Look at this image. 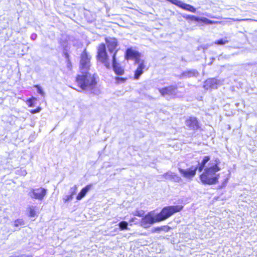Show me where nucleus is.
<instances>
[{"instance_id": "obj_1", "label": "nucleus", "mask_w": 257, "mask_h": 257, "mask_svg": "<svg viewBox=\"0 0 257 257\" xmlns=\"http://www.w3.org/2000/svg\"><path fill=\"white\" fill-rule=\"evenodd\" d=\"M90 58L84 50L81 56L80 74L76 78V83L80 89L79 91H90L95 86L96 83L94 75L88 72L91 66Z\"/></svg>"}, {"instance_id": "obj_2", "label": "nucleus", "mask_w": 257, "mask_h": 257, "mask_svg": "<svg viewBox=\"0 0 257 257\" xmlns=\"http://www.w3.org/2000/svg\"><path fill=\"white\" fill-rule=\"evenodd\" d=\"M210 160L209 156H205L200 163H198V170L201 172L204 168L203 173L200 176V179L204 184L212 185L218 182L219 174L217 173L220 170L219 159L215 158L210 160L207 166L206 163Z\"/></svg>"}, {"instance_id": "obj_3", "label": "nucleus", "mask_w": 257, "mask_h": 257, "mask_svg": "<svg viewBox=\"0 0 257 257\" xmlns=\"http://www.w3.org/2000/svg\"><path fill=\"white\" fill-rule=\"evenodd\" d=\"M183 206H170L163 208L160 213L155 214L153 212H149L143 217L141 221V225L145 228H147L156 222L163 221L173 214L180 211L183 209Z\"/></svg>"}, {"instance_id": "obj_4", "label": "nucleus", "mask_w": 257, "mask_h": 257, "mask_svg": "<svg viewBox=\"0 0 257 257\" xmlns=\"http://www.w3.org/2000/svg\"><path fill=\"white\" fill-rule=\"evenodd\" d=\"M116 51L111 56H108L106 51L105 45L101 44L97 48V59L107 68L110 69L111 66L115 73L117 75H122L124 73L123 69L116 60Z\"/></svg>"}, {"instance_id": "obj_5", "label": "nucleus", "mask_w": 257, "mask_h": 257, "mask_svg": "<svg viewBox=\"0 0 257 257\" xmlns=\"http://www.w3.org/2000/svg\"><path fill=\"white\" fill-rule=\"evenodd\" d=\"M47 194V190L40 187L35 189H31L28 195L29 196L35 199L42 200Z\"/></svg>"}, {"instance_id": "obj_6", "label": "nucleus", "mask_w": 257, "mask_h": 257, "mask_svg": "<svg viewBox=\"0 0 257 257\" xmlns=\"http://www.w3.org/2000/svg\"><path fill=\"white\" fill-rule=\"evenodd\" d=\"M198 169V166H192L187 169H183L179 168V172L182 176L187 179H192L196 174L197 170Z\"/></svg>"}, {"instance_id": "obj_7", "label": "nucleus", "mask_w": 257, "mask_h": 257, "mask_svg": "<svg viewBox=\"0 0 257 257\" xmlns=\"http://www.w3.org/2000/svg\"><path fill=\"white\" fill-rule=\"evenodd\" d=\"M172 4L177 6L178 7L189 12L195 13L196 9L193 6L185 4L180 0H168Z\"/></svg>"}, {"instance_id": "obj_8", "label": "nucleus", "mask_w": 257, "mask_h": 257, "mask_svg": "<svg viewBox=\"0 0 257 257\" xmlns=\"http://www.w3.org/2000/svg\"><path fill=\"white\" fill-rule=\"evenodd\" d=\"M107 47L110 54H113L117 50H115L117 46V42L116 39L113 38H107L105 39Z\"/></svg>"}, {"instance_id": "obj_9", "label": "nucleus", "mask_w": 257, "mask_h": 257, "mask_svg": "<svg viewBox=\"0 0 257 257\" xmlns=\"http://www.w3.org/2000/svg\"><path fill=\"white\" fill-rule=\"evenodd\" d=\"M222 85L221 81L215 78H210L205 81L204 87L208 89L209 88H217L218 86Z\"/></svg>"}, {"instance_id": "obj_10", "label": "nucleus", "mask_w": 257, "mask_h": 257, "mask_svg": "<svg viewBox=\"0 0 257 257\" xmlns=\"http://www.w3.org/2000/svg\"><path fill=\"white\" fill-rule=\"evenodd\" d=\"M140 53L131 48L127 49L126 51L125 58L126 59H135L136 63H140Z\"/></svg>"}, {"instance_id": "obj_11", "label": "nucleus", "mask_w": 257, "mask_h": 257, "mask_svg": "<svg viewBox=\"0 0 257 257\" xmlns=\"http://www.w3.org/2000/svg\"><path fill=\"white\" fill-rule=\"evenodd\" d=\"M185 124L190 130H196L199 128V122L195 117H190L185 121Z\"/></svg>"}, {"instance_id": "obj_12", "label": "nucleus", "mask_w": 257, "mask_h": 257, "mask_svg": "<svg viewBox=\"0 0 257 257\" xmlns=\"http://www.w3.org/2000/svg\"><path fill=\"white\" fill-rule=\"evenodd\" d=\"M159 91L163 96L167 95H175L177 91V87L174 86H169L168 87L159 89Z\"/></svg>"}, {"instance_id": "obj_13", "label": "nucleus", "mask_w": 257, "mask_h": 257, "mask_svg": "<svg viewBox=\"0 0 257 257\" xmlns=\"http://www.w3.org/2000/svg\"><path fill=\"white\" fill-rule=\"evenodd\" d=\"M145 68V65L144 64V61H140L139 63V66L137 69L135 71V78L136 79H138L140 76L143 73V70Z\"/></svg>"}, {"instance_id": "obj_14", "label": "nucleus", "mask_w": 257, "mask_h": 257, "mask_svg": "<svg viewBox=\"0 0 257 257\" xmlns=\"http://www.w3.org/2000/svg\"><path fill=\"white\" fill-rule=\"evenodd\" d=\"M91 187V185H88L83 188L77 196L76 199L77 200H81L86 195V193L90 190Z\"/></svg>"}, {"instance_id": "obj_15", "label": "nucleus", "mask_w": 257, "mask_h": 257, "mask_svg": "<svg viewBox=\"0 0 257 257\" xmlns=\"http://www.w3.org/2000/svg\"><path fill=\"white\" fill-rule=\"evenodd\" d=\"M198 74V73L195 70H189L184 72L180 76L181 78H189L193 76H195Z\"/></svg>"}, {"instance_id": "obj_16", "label": "nucleus", "mask_w": 257, "mask_h": 257, "mask_svg": "<svg viewBox=\"0 0 257 257\" xmlns=\"http://www.w3.org/2000/svg\"><path fill=\"white\" fill-rule=\"evenodd\" d=\"M170 227L167 225L162 226L161 227H157L153 229V232H160L162 231L164 232H168L170 229Z\"/></svg>"}, {"instance_id": "obj_17", "label": "nucleus", "mask_w": 257, "mask_h": 257, "mask_svg": "<svg viewBox=\"0 0 257 257\" xmlns=\"http://www.w3.org/2000/svg\"><path fill=\"white\" fill-rule=\"evenodd\" d=\"M187 18H191V19L194 20L195 21H198L200 20L202 22H203V23H205L206 24H211L214 23L213 21L209 20L205 18H203L200 19L199 18L193 16H188L187 17Z\"/></svg>"}, {"instance_id": "obj_18", "label": "nucleus", "mask_w": 257, "mask_h": 257, "mask_svg": "<svg viewBox=\"0 0 257 257\" xmlns=\"http://www.w3.org/2000/svg\"><path fill=\"white\" fill-rule=\"evenodd\" d=\"M24 224V221L22 219H17L14 221V225L15 227H18Z\"/></svg>"}, {"instance_id": "obj_19", "label": "nucleus", "mask_w": 257, "mask_h": 257, "mask_svg": "<svg viewBox=\"0 0 257 257\" xmlns=\"http://www.w3.org/2000/svg\"><path fill=\"white\" fill-rule=\"evenodd\" d=\"M29 213H30V216L33 217H35L36 215V212L35 209V207L33 206H30L29 207Z\"/></svg>"}, {"instance_id": "obj_20", "label": "nucleus", "mask_w": 257, "mask_h": 257, "mask_svg": "<svg viewBox=\"0 0 257 257\" xmlns=\"http://www.w3.org/2000/svg\"><path fill=\"white\" fill-rule=\"evenodd\" d=\"M73 198V196L71 195H65L63 198V200L65 203L71 201Z\"/></svg>"}, {"instance_id": "obj_21", "label": "nucleus", "mask_w": 257, "mask_h": 257, "mask_svg": "<svg viewBox=\"0 0 257 257\" xmlns=\"http://www.w3.org/2000/svg\"><path fill=\"white\" fill-rule=\"evenodd\" d=\"M228 42V40H227L225 39H220L219 40L215 41L214 42V43L217 45H223L225 44H227Z\"/></svg>"}, {"instance_id": "obj_22", "label": "nucleus", "mask_w": 257, "mask_h": 257, "mask_svg": "<svg viewBox=\"0 0 257 257\" xmlns=\"http://www.w3.org/2000/svg\"><path fill=\"white\" fill-rule=\"evenodd\" d=\"M127 223L125 221H121L119 223V226L122 230L127 228Z\"/></svg>"}, {"instance_id": "obj_23", "label": "nucleus", "mask_w": 257, "mask_h": 257, "mask_svg": "<svg viewBox=\"0 0 257 257\" xmlns=\"http://www.w3.org/2000/svg\"><path fill=\"white\" fill-rule=\"evenodd\" d=\"M77 190V185H75L73 187H71L69 190V193L71 195L74 196L76 192V191Z\"/></svg>"}, {"instance_id": "obj_24", "label": "nucleus", "mask_w": 257, "mask_h": 257, "mask_svg": "<svg viewBox=\"0 0 257 257\" xmlns=\"http://www.w3.org/2000/svg\"><path fill=\"white\" fill-rule=\"evenodd\" d=\"M174 173L172 172H168L163 175V177L166 179L172 180V176Z\"/></svg>"}, {"instance_id": "obj_25", "label": "nucleus", "mask_w": 257, "mask_h": 257, "mask_svg": "<svg viewBox=\"0 0 257 257\" xmlns=\"http://www.w3.org/2000/svg\"><path fill=\"white\" fill-rule=\"evenodd\" d=\"M115 80L116 81V83L119 84V83H124L126 79L124 78H122V77H116L115 78Z\"/></svg>"}, {"instance_id": "obj_26", "label": "nucleus", "mask_w": 257, "mask_h": 257, "mask_svg": "<svg viewBox=\"0 0 257 257\" xmlns=\"http://www.w3.org/2000/svg\"><path fill=\"white\" fill-rule=\"evenodd\" d=\"M145 212L143 210H136L135 212L133 213V214L136 216H138L139 217L143 216Z\"/></svg>"}, {"instance_id": "obj_27", "label": "nucleus", "mask_w": 257, "mask_h": 257, "mask_svg": "<svg viewBox=\"0 0 257 257\" xmlns=\"http://www.w3.org/2000/svg\"><path fill=\"white\" fill-rule=\"evenodd\" d=\"M172 180H173L175 182H179L181 181V179L179 176H178L177 175L174 173L172 176Z\"/></svg>"}, {"instance_id": "obj_28", "label": "nucleus", "mask_w": 257, "mask_h": 257, "mask_svg": "<svg viewBox=\"0 0 257 257\" xmlns=\"http://www.w3.org/2000/svg\"><path fill=\"white\" fill-rule=\"evenodd\" d=\"M35 87L37 88L38 93L40 94L42 96H44V95H45V93L43 91V90L42 89V88L40 86H38V85H36Z\"/></svg>"}, {"instance_id": "obj_29", "label": "nucleus", "mask_w": 257, "mask_h": 257, "mask_svg": "<svg viewBox=\"0 0 257 257\" xmlns=\"http://www.w3.org/2000/svg\"><path fill=\"white\" fill-rule=\"evenodd\" d=\"M41 108L40 107H38L36 109L31 110L30 112L34 114V113H36L39 112L41 111Z\"/></svg>"}, {"instance_id": "obj_30", "label": "nucleus", "mask_w": 257, "mask_h": 257, "mask_svg": "<svg viewBox=\"0 0 257 257\" xmlns=\"http://www.w3.org/2000/svg\"><path fill=\"white\" fill-rule=\"evenodd\" d=\"M67 67L69 70H71L72 69V64L70 61L68 60L67 62Z\"/></svg>"}, {"instance_id": "obj_31", "label": "nucleus", "mask_w": 257, "mask_h": 257, "mask_svg": "<svg viewBox=\"0 0 257 257\" xmlns=\"http://www.w3.org/2000/svg\"><path fill=\"white\" fill-rule=\"evenodd\" d=\"M28 102L30 103L29 106H30V107H33L34 106V104L32 102V100L31 99H29L28 100Z\"/></svg>"}, {"instance_id": "obj_32", "label": "nucleus", "mask_w": 257, "mask_h": 257, "mask_svg": "<svg viewBox=\"0 0 257 257\" xmlns=\"http://www.w3.org/2000/svg\"><path fill=\"white\" fill-rule=\"evenodd\" d=\"M36 35L35 34H33L31 35V39H33V40H35L36 38Z\"/></svg>"}, {"instance_id": "obj_33", "label": "nucleus", "mask_w": 257, "mask_h": 257, "mask_svg": "<svg viewBox=\"0 0 257 257\" xmlns=\"http://www.w3.org/2000/svg\"><path fill=\"white\" fill-rule=\"evenodd\" d=\"M234 21H251V19H241V20H234Z\"/></svg>"}, {"instance_id": "obj_34", "label": "nucleus", "mask_w": 257, "mask_h": 257, "mask_svg": "<svg viewBox=\"0 0 257 257\" xmlns=\"http://www.w3.org/2000/svg\"><path fill=\"white\" fill-rule=\"evenodd\" d=\"M26 174H27V173H26V171L24 170L23 171V175H26Z\"/></svg>"}, {"instance_id": "obj_35", "label": "nucleus", "mask_w": 257, "mask_h": 257, "mask_svg": "<svg viewBox=\"0 0 257 257\" xmlns=\"http://www.w3.org/2000/svg\"><path fill=\"white\" fill-rule=\"evenodd\" d=\"M135 219H136L135 218H132V219L131 220V222H133V221H134V220H135Z\"/></svg>"}, {"instance_id": "obj_36", "label": "nucleus", "mask_w": 257, "mask_h": 257, "mask_svg": "<svg viewBox=\"0 0 257 257\" xmlns=\"http://www.w3.org/2000/svg\"><path fill=\"white\" fill-rule=\"evenodd\" d=\"M209 46H206V47H203V48H204H204L207 49V47H209Z\"/></svg>"}]
</instances>
